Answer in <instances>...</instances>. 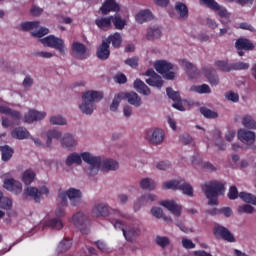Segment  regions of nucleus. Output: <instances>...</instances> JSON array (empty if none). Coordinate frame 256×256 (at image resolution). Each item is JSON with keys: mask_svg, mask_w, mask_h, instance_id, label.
Masks as SVG:
<instances>
[{"mask_svg": "<svg viewBox=\"0 0 256 256\" xmlns=\"http://www.w3.org/2000/svg\"><path fill=\"white\" fill-rule=\"evenodd\" d=\"M87 163L89 168L87 169V174L90 177H95L97 173H99V169H101V156H93L89 152H83L81 155L79 153H71L67 158H66V165L67 167H71V165H81V163Z\"/></svg>", "mask_w": 256, "mask_h": 256, "instance_id": "obj_1", "label": "nucleus"}, {"mask_svg": "<svg viewBox=\"0 0 256 256\" xmlns=\"http://www.w3.org/2000/svg\"><path fill=\"white\" fill-rule=\"evenodd\" d=\"M103 99V93L95 90H89L82 94V103L79 109L84 115H93L95 111V103H99Z\"/></svg>", "mask_w": 256, "mask_h": 256, "instance_id": "obj_2", "label": "nucleus"}, {"mask_svg": "<svg viewBox=\"0 0 256 256\" xmlns=\"http://www.w3.org/2000/svg\"><path fill=\"white\" fill-rule=\"evenodd\" d=\"M208 201V205H219V195L225 193V183L221 181H210L202 186Z\"/></svg>", "mask_w": 256, "mask_h": 256, "instance_id": "obj_3", "label": "nucleus"}, {"mask_svg": "<svg viewBox=\"0 0 256 256\" xmlns=\"http://www.w3.org/2000/svg\"><path fill=\"white\" fill-rule=\"evenodd\" d=\"M81 195V190L70 188L67 191L59 190L58 199L61 201L62 207H67V205H69L67 197L70 200L71 205H73V207H77L79 205V201H81Z\"/></svg>", "mask_w": 256, "mask_h": 256, "instance_id": "obj_4", "label": "nucleus"}, {"mask_svg": "<svg viewBox=\"0 0 256 256\" xmlns=\"http://www.w3.org/2000/svg\"><path fill=\"white\" fill-rule=\"evenodd\" d=\"M65 207L62 206L61 200L60 203L57 205V208L55 210L56 218H51L44 222V227H49L50 229H56V231H61L63 229V217H65Z\"/></svg>", "mask_w": 256, "mask_h": 256, "instance_id": "obj_5", "label": "nucleus"}, {"mask_svg": "<svg viewBox=\"0 0 256 256\" xmlns=\"http://www.w3.org/2000/svg\"><path fill=\"white\" fill-rule=\"evenodd\" d=\"M163 189H173L174 191H182L184 195L188 197H193V186L186 183L185 180H170L163 183Z\"/></svg>", "mask_w": 256, "mask_h": 256, "instance_id": "obj_6", "label": "nucleus"}, {"mask_svg": "<svg viewBox=\"0 0 256 256\" xmlns=\"http://www.w3.org/2000/svg\"><path fill=\"white\" fill-rule=\"evenodd\" d=\"M72 221L75 227H77V229H79L83 235H87V233H89V225H91V220H89L87 215L83 214L82 212H78L73 215Z\"/></svg>", "mask_w": 256, "mask_h": 256, "instance_id": "obj_7", "label": "nucleus"}, {"mask_svg": "<svg viewBox=\"0 0 256 256\" xmlns=\"http://www.w3.org/2000/svg\"><path fill=\"white\" fill-rule=\"evenodd\" d=\"M43 45L46 47H51L52 49H56L62 55H65V41L63 39L55 37L54 35H49L41 40Z\"/></svg>", "mask_w": 256, "mask_h": 256, "instance_id": "obj_8", "label": "nucleus"}, {"mask_svg": "<svg viewBox=\"0 0 256 256\" xmlns=\"http://www.w3.org/2000/svg\"><path fill=\"white\" fill-rule=\"evenodd\" d=\"M124 237L129 243H133L141 235V221L134 220L132 225L124 230Z\"/></svg>", "mask_w": 256, "mask_h": 256, "instance_id": "obj_9", "label": "nucleus"}, {"mask_svg": "<svg viewBox=\"0 0 256 256\" xmlns=\"http://www.w3.org/2000/svg\"><path fill=\"white\" fill-rule=\"evenodd\" d=\"M113 213H114V215L111 216L109 221L112 223V225L116 229H119L120 231H122L124 233V231H126L125 224L121 220H119V218L121 217L122 219L131 220V215H129L127 213H123L119 210H113Z\"/></svg>", "mask_w": 256, "mask_h": 256, "instance_id": "obj_10", "label": "nucleus"}, {"mask_svg": "<svg viewBox=\"0 0 256 256\" xmlns=\"http://www.w3.org/2000/svg\"><path fill=\"white\" fill-rule=\"evenodd\" d=\"M71 55L80 61L87 59L89 57L87 46L80 42H73L71 47Z\"/></svg>", "mask_w": 256, "mask_h": 256, "instance_id": "obj_11", "label": "nucleus"}, {"mask_svg": "<svg viewBox=\"0 0 256 256\" xmlns=\"http://www.w3.org/2000/svg\"><path fill=\"white\" fill-rule=\"evenodd\" d=\"M213 233L216 239H223L228 243H235V236L225 226L218 225L214 227Z\"/></svg>", "mask_w": 256, "mask_h": 256, "instance_id": "obj_12", "label": "nucleus"}, {"mask_svg": "<svg viewBox=\"0 0 256 256\" xmlns=\"http://www.w3.org/2000/svg\"><path fill=\"white\" fill-rule=\"evenodd\" d=\"M201 5H206L208 9L212 11H218L219 17H224L225 19H229V12L227 8L219 5L215 0H199Z\"/></svg>", "mask_w": 256, "mask_h": 256, "instance_id": "obj_13", "label": "nucleus"}, {"mask_svg": "<svg viewBox=\"0 0 256 256\" xmlns=\"http://www.w3.org/2000/svg\"><path fill=\"white\" fill-rule=\"evenodd\" d=\"M113 211H116L115 209L109 208V205L107 204H97L92 209V216L93 217H108L111 219V216L114 215Z\"/></svg>", "mask_w": 256, "mask_h": 256, "instance_id": "obj_14", "label": "nucleus"}, {"mask_svg": "<svg viewBox=\"0 0 256 256\" xmlns=\"http://www.w3.org/2000/svg\"><path fill=\"white\" fill-rule=\"evenodd\" d=\"M121 11V7L115 0H105L100 7V12L102 15H109V13H119Z\"/></svg>", "mask_w": 256, "mask_h": 256, "instance_id": "obj_15", "label": "nucleus"}, {"mask_svg": "<svg viewBox=\"0 0 256 256\" xmlns=\"http://www.w3.org/2000/svg\"><path fill=\"white\" fill-rule=\"evenodd\" d=\"M202 71L205 73V77L212 87H217V85H219V75L217 74V70H215V68L205 66L202 68Z\"/></svg>", "mask_w": 256, "mask_h": 256, "instance_id": "obj_16", "label": "nucleus"}, {"mask_svg": "<svg viewBox=\"0 0 256 256\" xmlns=\"http://www.w3.org/2000/svg\"><path fill=\"white\" fill-rule=\"evenodd\" d=\"M120 97L123 98V100H127V102L130 105H133V107H141L143 105V100L139 97V94L136 92H120Z\"/></svg>", "mask_w": 256, "mask_h": 256, "instance_id": "obj_17", "label": "nucleus"}, {"mask_svg": "<svg viewBox=\"0 0 256 256\" xmlns=\"http://www.w3.org/2000/svg\"><path fill=\"white\" fill-rule=\"evenodd\" d=\"M238 139L241 141V143H245L246 145H253L256 139L255 132L246 129H240L238 131Z\"/></svg>", "mask_w": 256, "mask_h": 256, "instance_id": "obj_18", "label": "nucleus"}, {"mask_svg": "<svg viewBox=\"0 0 256 256\" xmlns=\"http://www.w3.org/2000/svg\"><path fill=\"white\" fill-rule=\"evenodd\" d=\"M29 197L34 199L35 203H41V193L39 192V189H37L36 187L30 186L24 190L22 199L24 201H27V199H29Z\"/></svg>", "mask_w": 256, "mask_h": 256, "instance_id": "obj_19", "label": "nucleus"}, {"mask_svg": "<svg viewBox=\"0 0 256 256\" xmlns=\"http://www.w3.org/2000/svg\"><path fill=\"white\" fill-rule=\"evenodd\" d=\"M4 188H6L7 191H12L13 193H21V191H23V185L21 184V182L13 179V178H9L4 180Z\"/></svg>", "mask_w": 256, "mask_h": 256, "instance_id": "obj_20", "label": "nucleus"}, {"mask_svg": "<svg viewBox=\"0 0 256 256\" xmlns=\"http://www.w3.org/2000/svg\"><path fill=\"white\" fill-rule=\"evenodd\" d=\"M235 47L237 51H253L255 44L247 38H238L235 42Z\"/></svg>", "mask_w": 256, "mask_h": 256, "instance_id": "obj_21", "label": "nucleus"}, {"mask_svg": "<svg viewBox=\"0 0 256 256\" xmlns=\"http://www.w3.org/2000/svg\"><path fill=\"white\" fill-rule=\"evenodd\" d=\"M160 205L162 207H165V209H168L173 215L176 217H181V206H179L175 201L173 200H164L160 202Z\"/></svg>", "mask_w": 256, "mask_h": 256, "instance_id": "obj_22", "label": "nucleus"}, {"mask_svg": "<svg viewBox=\"0 0 256 256\" xmlns=\"http://www.w3.org/2000/svg\"><path fill=\"white\" fill-rule=\"evenodd\" d=\"M154 68L157 73H160V75H165V73H168V71L175 69V65L167 62L166 60H158L155 62Z\"/></svg>", "mask_w": 256, "mask_h": 256, "instance_id": "obj_23", "label": "nucleus"}, {"mask_svg": "<svg viewBox=\"0 0 256 256\" xmlns=\"http://www.w3.org/2000/svg\"><path fill=\"white\" fill-rule=\"evenodd\" d=\"M181 65L184 67L190 79H195L201 75V72H199V69H197V66H195L193 63L182 60Z\"/></svg>", "mask_w": 256, "mask_h": 256, "instance_id": "obj_24", "label": "nucleus"}, {"mask_svg": "<svg viewBox=\"0 0 256 256\" xmlns=\"http://www.w3.org/2000/svg\"><path fill=\"white\" fill-rule=\"evenodd\" d=\"M47 116V113L45 112H39L37 110H30L28 113L24 116L25 123H34V121H41L42 119H45Z\"/></svg>", "mask_w": 256, "mask_h": 256, "instance_id": "obj_25", "label": "nucleus"}, {"mask_svg": "<svg viewBox=\"0 0 256 256\" xmlns=\"http://www.w3.org/2000/svg\"><path fill=\"white\" fill-rule=\"evenodd\" d=\"M96 55L101 61H107V58L111 56L109 44L105 40H103L101 45L97 48Z\"/></svg>", "mask_w": 256, "mask_h": 256, "instance_id": "obj_26", "label": "nucleus"}, {"mask_svg": "<svg viewBox=\"0 0 256 256\" xmlns=\"http://www.w3.org/2000/svg\"><path fill=\"white\" fill-rule=\"evenodd\" d=\"M104 41L108 45H112L114 49H119V47H121L123 44V37L121 36V33L115 32L114 34L109 35L108 38Z\"/></svg>", "mask_w": 256, "mask_h": 256, "instance_id": "obj_27", "label": "nucleus"}, {"mask_svg": "<svg viewBox=\"0 0 256 256\" xmlns=\"http://www.w3.org/2000/svg\"><path fill=\"white\" fill-rule=\"evenodd\" d=\"M151 19H153V13H151L150 10H141L135 16L136 23H139L140 25L147 23V21H151Z\"/></svg>", "mask_w": 256, "mask_h": 256, "instance_id": "obj_28", "label": "nucleus"}, {"mask_svg": "<svg viewBox=\"0 0 256 256\" xmlns=\"http://www.w3.org/2000/svg\"><path fill=\"white\" fill-rule=\"evenodd\" d=\"M134 89L141 95H151V89H149V86L141 79L134 81Z\"/></svg>", "mask_w": 256, "mask_h": 256, "instance_id": "obj_29", "label": "nucleus"}, {"mask_svg": "<svg viewBox=\"0 0 256 256\" xmlns=\"http://www.w3.org/2000/svg\"><path fill=\"white\" fill-rule=\"evenodd\" d=\"M150 142L154 145H160V143H163V140L165 139V132L159 128L154 129V131L151 134V137L149 138Z\"/></svg>", "mask_w": 256, "mask_h": 256, "instance_id": "obj_30", "label": "nucleus"}, {"mask_svg": "<svg viewBox=\"0 0 256 256\" xmlns=\"http://www.w3.org/2000/svg\"><path fill=\"white\" fill-rule=\"evenodd\" d=\"M113 23L115 29L118 31H123L125 29V25H127V20L121 17L120 14H115L111 16V24Z\"/></svg>", "mask_w": 256, "mask_h": 256, "instance_id": "obj_31", "label": "nucleus"}, {"mask_svg": "<svg viewBox=\"0 0 256 256\" xmlns=\"http://www.w3.org/2000/svg\"><path fill=\"white\" fill-rule=\"evenodd\" d=\"M111 19V16L97 18L95 20V25L98 29H101L102 31H107V29H111Z\"/></svg>", "mask_w": 256, "mask_h": 256, "instance_id": "obj_32", "label": "nucleus"}, {"mask_svg": "<svg viewBox=\"0 0 256 256\" xmlns=\"http://www.w3.org/2000/svg\"><path fill=\"white\" fill-rule=\"evenodd\" d=\"M11 136L13 137V139L23 141V139L29 138V131L24 127H17L12 131Z\"/></svg>", "mask_w": 256, "mask_h": 256, "instance_id": "obj_33", "label": "nucleus"}, {"mask_svg": "<svg viewBox=\"0 0 256 256\" xmlns=\"http://www.w3.org/2000/svg\"><path fill=\"white\" fill-rule=\"evenodd\" d=\"M175 11L178 13L180 19L189 18V8L183 2H176Z\"/></svg>", "mask_w": 256, "mask_h": 256, "instance_id": "obj_34", "label": "nucleus"}, {"mask_svg": "<svg viewBox=\"0 0 256 256\" xmlns=\"http://www.w3.org/2000/svg\"><path fill=\"white\" fill-rule=\"evenodd\" d=\"M146 39L148 41H155V39H161V28L159 26H152L148 28Z\"/></svg>", "mask_w": 256, "mask_h": 256, "instance_id": "obj_35", "label": "nucleus"}, {"mask_svg": "<svg viewBox=\"0 0 256 256\" xmlns=\"http://www.w3.org/2000/svg\"><path fill=\"white\" fill-rule=\"evenodd\" d=\"M61 145L65 149H71V147L77 146V140L71 134H65L61 139Z\"/></svg>", "mask_w": 256, "mask_h": 256, "instance_id": "obj_36", "label": "nucleus"}, {"mask_svg": "<svg viewBox=\"0 0 256 256\" xmlns=\"http://www.w3.org/2000/svg\"><path fill=\"white\" fill-rule=\"evenodd\" d=\"M0 152L2 153V161H11V158L13 157V153H15V150L11 148L9 145L0 146Z\"/></svg>", "mask_w": 256, "mask_h": 256, "instance_id": "obj_37", "label": "nucleus"}, {"mask_svg": "<svg viewBox=\"0 0 256 256\" xmlns=\"http://www.w3.org/2000/svg\"><path fill=\"white\" fill-rule=\"evenodd\" d=\"M73 245V240L64 238L57 246V253H66Z\"/></svg>", "mask_w": 256, "mask_h": 256, "instance_id": "obj_38", "label": "nucleus"}, {"mask_svg": "<svg viewBox=\"0 0 256 256\" xmlns=\"http://www.w3.org/2000/svg\"><path fill=\"white\" fill-rule=\"evenodd\" d=\"M146 83L150 87H157L158 89L163 87V79L161 76H159V74L146 79Z\"/></svg>", "mask_w": 256, "mask_h": 256, "instance_id": "obj_39", "label": "nucleus"}, {"mask_svg": "<svg viewBox=\"0 0 256 256\" xmlns=\"http://www.w3.org/2000/svg\"><path fill=\"white\" fill-rule=\"evenodd\" d=\"M214 66L216 67V69H218L219 71H223L224 73L231 72V64H229L228 61L217 60L214 62Z\"/></svg>", "mask_w": 256, "mask_h": 256, "instance_id": "obj_40", "label": "nucleus"}, {"mask_svg": "<svg viewBox=\"0 0 256 256\" xmlns=\"http://www.w3.org/2000/svg\"><path fill=\"white\" fill-rule=\"evenodd\" d=\"M140 187L142 189H146L147 191H153L155 187H157V184H155V181L149 178H144L140 181Z\"/></svg>", "mask_w": 256, "mask_h": 256, "instance_id": "obj_41", "label": "nucleus"}, {"mask_svg": "<svg viewBox=\"0 0 256 256\" xmlns=\"http://www.w3.org/2000/svg\"><path fill=\"white\" fill-rule=\"evenodd\" d=\"M103 169L106 171H117V169H119V163L113 159L104 160Z\"/></svg>", "mask_w": 256, "mask_h": 256, "instance_id": "obj_42", "label": "nucleus"}, {"mask_svg": "<svg viewBox=\"0 0 256 256\" xmlns=\"http://www.w3.org/2000/svg\"><path fill=\"white\" fill-rule=\"evenodd\" d=\"M213 137L215 140L216 147H218L220 151H225V149H227V144H225V141H223V139L221 138V132L216 131Z\"/></svg>", "mask_w": 256, "mask_h": 256, "instance_id": "obj_43", "label": "nucleus"}, {"mask_svg": "<svg viewBox=\"0 0 256 256\" xmlns=\"http://www.w3.org/2000/svg\"><path fill=\"white\" fill-rule=\"evenodd\" d=\"M53 139H61V132L57 130H50L47 132V141H46L47 147H51V143H53Z\"/></svg>", "mask_w": 256, "mask_h": 256, "instance_id": "obj_44", "label": "nucleus"}, {"mask_svg": "<svg viewBox=\"0 0 256 256\" xmlns=\"http://www.w3.org/2000/svg\"><path fill=\"white\" fill-rule=\"evenodd\" d=\"M238 196L245 203H251V205H256V196H254L253 194L247 192H240Z\"/></svg>", "mask_w": 256, "mask_h": 256, "instance_id": "obj_45", "label": "nucleus"}, {"mask_svg": "<svg viewBox=\"0 0 256 256\" xmlns=\"http://www.w3.org/2000/svg\"><path fill=\"white\" fill-rule=\"evenodd\" d=\"M242 125L246 127V129H255L256 130V121L252 116L246 115L242 119Z\"/></svg>", "mask_w": 256, "mask_h": 256, "instance_id": "obj_46", "label": "nucleus"}, {"mask_svg": "<svg viewBox=\"0 0 256 256\" xmlns=\"http://www.w3.org/2000/svg\"><path fill=\"white\" fill-rule=\"evenodd\" d=\"M190 91L195 92V93H211V87H209V85L207 84H202V85H198V86H191Z\"/></svg>", "mask_w": 256, "mask_h": 256, "instance_id": "obj_47", "label": "nucleus"}, {"mask_svg": "<svg viewBox=\"0 0 256 256\" xmlns=\"http://www.w3.org/2000/svg\"><path fill=\"white\" fill-rule=\"evenodd\" d=\"M39 24V21L23 22L20 25V29L21 31H31L33 29H38Z\"/></svg>", "mask_w": 256, "mask_h": 256, "instance_id": "obj_48", "label": "nucleus"}, {"mask_svg": "<svg viewBox=\"0 0 256 256\" xmlns=\"http://www.w3.org/2000/svg\"><path fill=\"white\" fill-rule=\"evenodd\" d=\"M35 180V172L33 170H26L23 173L22 181L25 185H31L32 181Z\"/></svg>", "mask_w": 256, "mask_h": 256, "instance_id": "obj_49", "label": "nucleus"}, {"mask_svg": "<svg viewBox=\"0 0 256 256\" xmlns=\"http://www.w3.org/2000/svg\"><path fill=\"white\" fill-rule=\"evenodd\" d=\"M200 113L206 117V119H217L219 117V114L217 112L207 108V107H201Z\"/></svg>", "mask_w": 256, "mask_h": 256, "instance_id": "obj_50", "label": "nucleus"}, {"mask_svg": "<svg viewBox=\"0 0 256 256\" xmlns=\"http://www.w3.org/2000/svg\"><path fill=\"white\" fill-rule=\"evenodd\" d=\"M166 93L169 99H172V101H174L175 103H179V101H181V94L173 90V88L171 87L166 88Z\"/></svg>", "mask_w": 256, "mask_h": 256, "instance_id": "obj_51", "label": "nucleus"}, {"mask_svg": "<svg viewBox=\"0 0 256 256\" xmlns=\"http://www.w3.org/2000/svg\"><path fill=\"white\" fill-rule=\"evenodd\" d=\"M249 67V63L245 62L231 63V71H246Z\"/></svg>", "mask_w": 256, "mask_h": 256, "instance_id": "obj_52", "label": "nucleus"}, {"mask_svg": "<svg viewBox=\"0 0 256 256\" xmlns=\"http://www.w3.org/2000/svg\"><path fill=\"white\" fill-rule=\"evenodd\" d=\"M121 101H124V100L121 97V92H120L114 96V99L110 105V111H113V112L117 111V109H119V105H120Z\"/></svg>", "mask_w": 256, "mask_h": 256, "instance_id": "obj_53", "label": "nucleus"}, {"mask_svg": "<svg viewBox=\"0 0 256 256\" xmlns=\"http://www.w3.org/2000/svg\"><path fill=\"white\" fill-rule=\"evenodd\" d=\"M149 201H157V196L154 194L143 195L140 197L138 203L139 205H147Z\"/></svg>", "mask_w": 256, "mask_h": 256, "instance_id": "obj_54", "label": "nucleus"}, {"mask_svg": "<svg viewBox=\"0 0 256 256\" xmlns=\"http://www.w3.org/2000/svg\"><path fill=\"white\" fill-rule=\"evenodd\" d=\"M155 241L156 244L159 245V247H162V249H165V247H167L169 243H171L169 238H167L166 236H157Z\"/></svg>", "mask_w": 256, "mask_h": 256, "instance_id": "obj_55", "label": "nucleus"}, {"mask_svg": "<svg viewBox=\"0 0 256 256\" xmlns=\"http://www.w3.org/2000/svg\"><path fill=\"white\" fill-rule=\"evenodd\" d=\"M13 207V201L10 198L4 197L0 200V209L9 210Z\"/></svg>", "mask_w": 256, "mask_h": 256, "instance_id": "obj_56", "label": "nucleus"}, {"mask_svg": "<svg viewBox=\"0 0 256 256\" xmlns=\"http://www.w3.org/2000/svg\"><path fill=\"white\" fill-rule=\"evenodd\" d=\"M51 125H67V120L63 116H52L50 118Z\"/></svg>", "mask_w": 256, "mask_h": 256, "instance_id": "obj_57", "label": "nucleus"}, {"mask_svg": "<svg viewBox=\"0 0 256 256\" xmlns=\"http://www.w3.org/2000/svg\"><path fill=\"white\" fill-rule=\"evenodd\" d=\"M32 37H38L41 39V37H45V35H49V30L45 27H41L39 31L31 32Z\"/></svg>", "mask_w": 256, "mask_h": 256, "instance_id": "obj_58", "label": "nucleus"}, {"mask_svg": "<svg viewBox=\"0 0 256 256\" xmlns=\"http://www.w3.org/2000/svg\"><path fill=\"white\" fill-rule=\"evenodd\" d=\"M115 83H118V85H125L127 83V76L123 73H118L114 76Z\"/></svg>", "mask_w": 256, "mask_h": 256, "instance_id": "obj_59", "label": "nucleus"}, {"mask_svg": "<svg viewBox=\"0 0 256 256\" xmlns=\"http://www.w3.org/2000/svg\"><path fill=\"white\" fill-rule=\"evenodd\" d=\"M125 64L129 65V67H132V69H137L139 67V58L132 57L125 60Z\"/></svg>", "mask_w": 256, "mask_h": 256, "instance_id": "obj_60", "label": "nucleus"}, {"mask_svg": "<svg viewBox=\"0 0 256 256\" xmlns=\"http://www.w3.org/2000/svg\"><path fill=\"white\" fill-rule=\"evenodd\" d=\"M255 208L249 204H244L238 207L239 213H253Z\"/></svg>", "mask_w": 256, "mask_h": 256, "instance_id": "obj_61", "label": "nucleus"}, {"mask_svg": "<svg viewBox=\"0 0 256 256\" xmlns=\"http://www.w3.org/2000/svg\"><path fill=\"white\" fill-rule=\"evenodd\" d=\"M239 197V191L236 186H231L228 192V198L231 200H235Z\"/></svg>", "mask_w": 256, "mask_h": 256, "instance_id": "obj_62", "label": "nucleus"}, {"mask_svg": "<svg viewBox=\"0 0 256 256\" xmlns=\"http://www.w3.org/2000/svg\"><path fill=\"white\" fill-rule=\"evenodd\" d=\"M182 246L184 247V249H195V243L187 238L182 239Z\"/></svg>", "mask_w": 256, "mask_h": 256, "instance_id": "obj_63", "label": "nucleus"}, {"mask_svg": "<svg viewBox=\"0 0 256 256\" xmlns=\"http://www.w3.org/2000/svg\"><path fill=\"white\" fill-rule=\"evenodd\" d=\"M151 213L153 217H156V219H161V217H163V209L159 207H153L151 209Z\"/></svg>", "mask_w": 256, "mask_h": 256, "instance_id": "obj_64", "label": "nucleus"}]
</instances>
